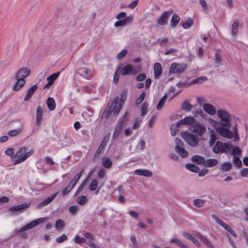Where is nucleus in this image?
<instances>
[{"label": "nucleus", "mask_w": 248, "mask_h": 248, "mask_svg": "<svg viewBox=\"0 0 248 248\" xmlns=\"http://www.w3.org/2000/svg\"><path fill=\"white\" fill-rule=\"evenodd\" d=\"M217 115L221 121L218 122L214 119H209L208 121L210 124L221 136L227 139L232 138L233 133L229 129L232 120L231 114L227 110L220 108L217 110Z\"/></svg>", "instance_id": "obj_1"}, {"label": "nucleus", "mask_w": 248, "mask_h": 248, "mask_svg": "<svg viewBox=\"0 0 248 248\" xmlns=\"http://www.w3.org/2000/svg\"><path fill=\"white\" fill-rule=\"evenodd\" d=\"M32 151L29 150L25 147L20 148L16 152L15 155L12 157L14 165L18 164L26 160L32 154Z\"/></svg>", "instance_id": "obj_2"}, {"label": "nucleus", "mask_w": 248, "mask_h": 248, "mask_svg": "<svg viewBox=\"0 0 248 248\" xmlns=\"http://www.w3.org/2000/svg\"><path fill=\"white\" fill-rule=\"evenodd\" d=\"M232 147L228 143H222L217 141L213 148V152L215 154L219 153H227L232 151Z\"/></svg>", "instance_id": "obj_3"}, {"label": "nucleus", "mask_w": 248, "mask_h": 248, "mask_svg": "<svg viewBox=\"0 0 248 248\" xmlns=\"http://www.w3.org/2000/svg\"><path fill=\"white\" fill-rule=\"evenodd\" d=\"M187 67V64L186 63H173L170 66L169 73L181 74L186 70Z\"/></svg>", "instance_id": "obj_4"}, {"label": "nucleus", "mask_w": 248, "mask_h": 248, "mask_svg": "<svg viewBox=\"0 0 248 248\" xmlns=\"http://www.w3.org/2000/svg\"><path fill=\"white\" fill-rule=\"evenodd\" d=\"M175 151L176 152L183 158H186L188 156V152L185 149L184 144L183 141L179 139H176L175 141Z\"/></svg>", "instance_id": "obj_5"}, {"label": "nucleus", "mask_w": 248, "mask_h": 248, "mask_svg": "<svg viewBox=\"0 0 248 248\" xmlns=\"http://www.w3.org/2000/svg\"><path fill=\"white\" fill-rule=\"evenodd\" d=\"M123 104L119 102V97H116L112 102V104L109 108V111L113 113L114 116L117 115L120 112Z\"/></svg>", "instance_id": "obj_6"}, {"label": "nucleus", "mask_w": 248, "mask_h": 248, "mask_svg": "<svg viewBox=\"0 0 248 248\" xmlns=\"http://www.w3.org/2000/svg\"><path fill=\"white\" fill-rule=\"evenodd\" d=\"M183 137L186 142L190 146L196 147L198 146L199 140L193 134L187 133L184 134Z\"/></svg>", "instance_id": "obj_7"}, {"label": "nucleus", "mask_w": 248, "mask_h": 248, "mask_svg": "<svg viewBox=\"0 0 248 248\" xmlns=\"http://www.w3.org/2000/svg\"><path fill=\"white\" fill-rule=\"evenodd\" d=\"M212 217L213 219H214L217 223L219 225L223 227L225 229H226L233 237L236 238L237 237V234L235 232L232 230L231 227L224 222L221 219L217 217L215 215H212Z\"/></svg>", "instance_id": "obj_8"}, {"label": "nucleus", "mask_w": 248, "mask_h": 248, "mask_svg": "<svg viewBox=\"0 0 248 248\" xmlns=\"http://www.w3.org/2000/svg\"><path fill=\"white\" fill-rule=\"evenodd\" d=\"M206 131V127L201 123H196L193 127V132L202 137Z\"/></svg>", "instance_id": "obj_9"}, {"label": "nucleus", "mask_w": 248, "mask_h": 248, "mask_svg": "<svg viewBox=\"0 0 248 248\" xmlns=\"http://www.w3.org/2000/svg\"><path fill=\"white\" fill-rule=\"evenodd\" d=\"M31 70L30 68L25 67H22L19 69L16 74L15 77L16 78L25 79L31 74Z\"/></svg>", "instance_id": "obj_10"}, {"label": "nucleus", "mask_w": 248, "mask_h": 248, "mask_svg": "<svg viewBox=\"0 0 248 248\" xmlns=\"http://www.w3.org/2000/svg\"><path fill=\"white\" fill-rule=\"evenodd\" d=\"M44 111V108L41 106H39L37 107L36 109V125L37 126V128L39 127L42 123L43 114Z\"/></svg>", "instance_id": "obj_11"}, {"label": "nucleus", "mask_w": 248, "mask_h": 248, "mask_svg": "<svg viewBox=\"0 0 248 248\" xmlns=\"http://www.w3.org/2000/svg\"><path fill=\"white\" fill-rule=\"evenodd\" d=\"M30 206V203H23L20 205L14 206L9 208V210L12 213V215L22 212L24 209L27 208Z\"/></svg>", "instance_id": "obj_12"}, {"label": "nucleus", "mask_w": 248, "mask_h": 248, "mask_svg": "<svg viewBox=\"0 0 248 248\" xmlns=\"http://www.w3.org/2000/svg\"><path fill=\"white\" fill-rule=\"evenodd\" d=\"M138 71L134 69L131 64H127L124 66L121 70V74L123 76L126 75H136Z\"/></svg>", "instance_id": "obj_13"}, {"label": "nucleus", "mask_w": 248, "mask_h": 248, "mask_svg": "<svg viewBox=\"0 0 248 248\" xmlns=\"http://www.w3.org/2000/svg\"><path fill=\"white\" fill-rule=\"evenodd\" d=\"M123 122L122 120H119L116 125L114 132L112 134V138L116 139L120 136L123 128Z\"/></svg>", "instance_id": "obj_14"}, {"label": "nucleus", "mask_w": 248, "mask_h": 248, "mask_svg": "<svg viewBox=\"0 0 248 248\" xmlns=\"http://www.w3.org/2000/svg\"><path fill=\"white\" fill-rule=\"evenodd\" d=\"M204 111L210 115H214L217 113L215 107L210 103H205L203 105Z\"/></svg>", "instance_id": "obj_15"}, {"label": "nucleus", "mask_w": 248, "mask_h": 248, "mask_svg": "<svg viewBox=\"0 0 248 248\" xmlns=\"http://www.w3.org/2000/svg\"><path fill=\"white\" fill-rule=\"evenodd\" d=\"M195 122V119L193 117L190 116L186 117L184 119L180 120L178 122L180 126L183 125L190 126L194 124Z\"/></svg>", "instance_id": "obj_16"}, {"label": "nucleus", "mask_w": 248, "mask_h": 248, "mask_svg": "<svg viewBox=\"0 0 248 248\" xmlns=\"http://www.w3.org/2000/svg\"><path fill=\"white\" fill-rule=\"evenodd\" d=\"M134 173L136 175L143 176L146 177H151L153 172L146 169H137L134 170Z\"/></svg>", "instance_id": "obj_17"}, {"label": "nucleus", "mask_w": 248, "mask_h": 248, "mask_svg": "<svg viewBox=\"0 0 248 248\" xmlns=\"http://www.w3.org/2000/svg\"><path fill=\"white\" fill-rule=\"evenodd\" d=\"M170 13L169 12H164L159 18L157 19V24L159 25H165L168 20V18L169 16Z\"/></svg>", "instance_id": "obj_18"}, {"label": "nucleus", "mask_w": 248, "mask_h": 248, "mask_svg": "<svg viewBox=\"0 0 248 248\" xmlns=\"http://www.w3.org/2000/svg\"><path fill=\"white\" fill-rule=\"evenodd\" d=\"M57 194L58 192H56L51 196L48 197L41 202L37 206L38 208H41L50 203L52 200L56 197Z\"/></svg>", "instance_id": "obj_19"}, {"label": "nucleus", "mask_w": 248, "mask_h": 248, "mask_svg": "<svg viewBox=\"0 0 248 248\" xmlns=\"http://www.w3.org/2000/svg\"><path fill=\"white\" fill-rule=\"evenodd\" d=\"M37 88L38 86L36 84L31 86L28 90L27 94L24 98V100L25 101L29 100L35 91L37 89Z\"/></svg>", "instance_id": "obj_20"}, {"label": "nucleus", "mask_w": 248, "mask_h": 248, "mask_svg": "<svg viewBox=\"0 0 248 248\" xmlns=\"http://www.w3.org/2000/svg\"><path fill=\"white\" fill-rule=\"evenodd\" d=\"M108 141V139H107L106 138H104L102 140L100 146L96 150L94 156L96 157H98L100 155V153L104 149L105 147L107 146V142Z\"/></svg>", "instance_id": "obj_21"}, {"label": "nucleus", "mask_w": 248, "mask_h": 248, "mask_svg": "<svg viewBox=\"0 0 248 248\" xmlns=\"http://www.w3.org/2000/svg\"><path fill=\"white\" fill-rule=\"evenodd\" d=\"M16 82L13 87V90L17 91L20 90L25 84V79H21L20 78H16Z\"/></svg>", "instance_id": "obj_22"}, {"label": "nucleus", "mask_w": 248, "mask_h": 248, "mask_svg": "<svg viewBox=\"0 0 248 248\" xmlns=\"http://www.w3.org/2000/svg\"><path fill=\"white\" fill-rule=\"evenodd\" d=\"M161 73V65L158 62H156L154 65V76L155 78H158Z\"/></svg>", "instance_id": "obj_23"}, {"label": "nucleus", "mask_w": 248, "mask_h": 248, "mask_svg": "<svg viewBox=\"0 0 248 248\" xmlns=\"http://www.w3.org/2000/svg\"><path fill=\"white\" fill-rule=\"evenodd\" d=\"M80 74L86 78H89L93 75V72L86 68H81L79 70Z\"/></svg>", "instance_id": "obj_24"}, {"label": "nucleus", "mask_w": 248, "mask_h": 248, "mask_svg": "<svg viewBox=\"0 0 248 248\" xmlns=\"http://www.w3.org/2000/svg\"><path fill=\"white\" fill-rule=\"evenodd\" d=\"M46 104L50 111H53L56 108L55 100L52 97H48L46 101Z\"/></svg>", "instance_id": "obj_25"}, {"label": "nucleus", "mask_w": 248, "mask_h": 248, "mask_svg": "<svg viewBox=\"0 0 248 248\" xmlns=\"http://www.w3.org/2000/svg\"><path fill=\"white\" fill-rule=\"evenodd\" d=\"M239 22L238 20L234 21L231 28V34L233 36H235L238 33V27Z\"/></svg>", "instance_id": "obj_26"}, {"label": "nucleus", "mask_w": 248, "mask_h": 248, "mask_svg": "<svg viewBox=\"0 0 248 248\" xmlns=\"http://www.w3.org/2000/svg\"><path fill=\"white\" fill-rule=\"evenodd\" d=\"M195 235L198 238H199L209 248H214L212 244L209 242L206 238L203 237L201 233L196 232Z\"/></svg>", "instance_id": "obj_27"}, {"label": "nucleus", "mask_w": 248, "mask_h": 248, "mask_svg": "<svg viewBox=\"0 0 248 248\" xmlns=\"http://www.w3.org/2000/svg\"><path fill=\"white\" fill-rule=\"evenodd\" d=\"M218 161L215 158H211L205 161V165L208 167L212 168L216 166L218 164Z\"/></svg>", "instance_id": "obj_28"}, {"label": "nucleus", "mask_w": 248, "mask_h": 248, "mask_svg": "<svg viewBox=\"0 0 248 248\" xmlns=\"http://www.w3.org/2000/svg\"><path fill=\"white\" fill-rule=\"evenodd\" d=\"M180 20V17L176 14H174L171 17L170 21V24L171 27L173 28L175 27L179 22Z\"/></svg>", "instance_id": "obj_29"}, {"label": "nucleus", "mask_w": 248, "mask_h": 248, "mask_svg": "<svg viewBox=\"0 0 248 248\" xmlns=\"http://www.w3.org/2000/svg\"><path fill=\"white\" fill-rule=\"evenodd\" d=\"M192 160L193 162L198 164H205V160L203 157L200 155H195L192 157Z\"/></svg>", "instance_id": "obj_30"}, {"label": "nucleus", "mask_w": 248, "mask_h": 248, "mask_svg": "<svg viewBox=\"0 0 248 248\" xmlns=\"http://www.w3.org/2000/svg\"><path fill=\"white\" fill-rule=\"evenodd\" d=\"M102 163L103 167L106 169H110L112 166L111 161L107 157H104L102 159Z\"/></svg>", "instance_id": "obj_31"}, {"label": "nucleus", "mask_w": 248, "mask_h": 248, "mask_svg": "<svg viewBox=\"0 0 248 248\" xmlns=\"http://www.w3.org/2000/svg\"><path fill=\"white\" fill-rule=\"evenodd\" d=\"M35 226H36L35 225V223H34L33 221H32L27 224L26 225H25L24 226L22 227L20 229H19V230H17L16 231L19 232H22L25 231L27 230L31 229Z\"/></svg>", "instance_id": "obj_32"}, {"label": "nucleus", "mask_w": 248, "mask_h": 248, "mask_svg": "<svg viewBox=\"0 0 248 248\" xmlns=\"http://www.w3.org/2000/svg\"><path fill=\"white\" fill-rule=\"evenodd\" d=\"M184 236L188 239H190L191 241L196 246L200 247V243L199 242V241L194 237H193L191 234L189 233H184Z\"/></svg>", "instance_id": "obj_33"}, {"label": "nucleus", "mask_w": 248, "mask_h": 248, "mask_svg": "<svg viewBox=\"0 0 248 248\" xmlns=\"http://www.w3.org/2000/svg\"><path fill=\"white\" fill-rule=\"evenodd\" d=\"M180 125L178 124V122L175 124H172L170 126L171 134L172 136H175L179 129Z\"/></svg>", "instance_id": "obj_34"}, {"label": "nucleus", "mask_w": 248, "mask_h": 248, "mask_svg": "<svg viewBox=\"0 0 248 248\" xmlns=\"http://www.w3.org/2000/svg\"><path fill=\"white\" fill-rule=\"evenodd\" d=\"M192 107V105L186 100L184 101L181 105V109L186 111H190Z\"/></svg>", "instance_id": "obj_35"}, {"label": "nucleus", "mask_w": 248, "mask_h": 248, "mask_svg": "<svg viewBox=\"0 0 248 248\" xmlns=\"http://www.w3.org/2000/svg\"><path fill=\"white\" fill-rule=\"evenodd\" d=\"M217 140V137L215 132L213 130H211L210 132V138L209 140V143L210 146H213Z\"/></svg>", "instance_id": "obj_36"}, {"label": "nucleus", "mask_w": 248, "mask_h": 248, "mask_svg": "<svg viewBox=\"0 0 248 248\" xmlns=\"http://www.w3.org/2000/svg\"><path fill=\"white\" fill-rule=\"evenodd\" d=\"M186 168L194 172H198L199 171V167L193 164H187L186 165Z\"/></svg>", "instance_id": "obj_37"}, {"label": "nucleus", "mask_w": 248, "mask_h": 248, "mask_svg": "<svg viewBox=\"0 0 248 248\" xmlns=\"http://www.w3.org/2000/svg\"><path fill=\"white\" fill-rule=\"evenodd\" d=\"M167 98V94H165L160 100L159 102H158L157 106H156V109L157 110H160L162 109L163 106H164V104L165 102V101L166 100Z\"/></svg>", "instance_id": "obj_38"}, {"label": "nucleus", "mask_w": 248, "mask_h": 248, "mask_svg": "<svg viewBox=\"0 0 248 248\" xmlns=\"http://www.w3.org/2000/svg\"><path fill=\"white\" fill-rule=\"evenodd\" d=\"M88 183V180L86 179L83 181V182L81 183V184L79 186L78 189L75 192V196H77L79 194V193L83 190L84 187L86 186Z\"/></svg>", "instance_id": "obj_39"}, {"label": "nucleus", "mask_w": 248, "mask_h": 248, "mask_svg": "<svg viewBox=\"0 0 248 248\" xmlns=\"http://www.w3.org/2000/svg\"><path fill=\"white\" fill-rule=\"evenodd\" d=\"M88 201V198L86 196H79L77 199V202L80 205H84Z\"/></svg>", "instance_id": "obj_40"}, {"label": "nucleus", "mask_w": 248, "mask_h": 248, "mask_svg": "<svg viewBox=\"0 0 248 248\" xmlns=\"http://www.w3.org/2000/svg\"><path fill=\"white\" fill-rule=\"evenodd\" d=\"M232 168V164L230 162H225L222 164L221 169L224 171H229Z\"/></svg>", "instance_id": "obj_41"}, {"label": "nucleus", "mask_w": 248, "mask_h": 248, "mask_svg": "<svg viewBox=\"0 0 248 248\" xmlns=\"http://www.w3.org/2000/svg\"><path fill=\"white\" fill-rule=\"evenodd\" d=\"M60 72H57L54 73L47 78V80L50 82V83L53 84L54 80H55L58 77Z\"/></svg>", "instance_id": "obj_42"}, {"label": "nucleus", "mask_w": 248, "mask_h": 248, "mask_svg": "<svg viewBox=\"0 0 248 248\" xmlns=\"http://www.w3.org/2000/svg\"><path fill=\"white\" fill-rule=\"evenodd\" d=\"M193 25V21L190 17L188 18L187 20L182 24V27L185 29H189Z\"/></svg>", "instance_id": "obj_43"}, {"label": "nucleus", "mask_w": 248, "mask_h": 248, "mask_svg": "<svg viewBox=\"0 0 248 248\" xmlns=\"http://www.w3.org/2000/svg\"><path fill=\"white\" fill-rule=\"evenodd\" d=\"M232 154L233 155V157H239L241 155V150L238 147H232Z\"/></svg>", "instance_id": "obj_44"}, {"label": "nucleus", "mask_w": 248, "mask_h": 248, "mask_svg": "<svg viewBox=\"0 0 248 248\" xmlns=\"http://www.w3.org/2000/svg\"><path fill=\"white\" fill-rule=\"evenodd\" d=\"M194 204L197 207H201L204 204L205 200L201 199H196L193 201Z\"/></svg>", "instance_id": "obj_45"}, {"label": "nucleus", "mask_w": 248, "mask_h": 248, "mask_svg": "<svg viewBox=\"0 0 248 248\" xmlns=\"http://www.w3.org/2000/svg\"><path fill=\"white\" fill-rule=\"evenodd\" d=\"M200 3L204 12H208L209 11V7L205 0H200Z\"/></svg>", "instance_id": "obj_46"}, {"label": "nucleus", "mask_w": 248, "mask_h": 248, "mask_svg": "<svg viewBox=\"0 0 248 248\" xmlns=\"http://www.w3.org/2000/svg\"><path fill=\"white\" fill-rule=\"evenodd\" d=\"M21 131H22V129L19 128L18 129H15V130L10 131L9 132H8V135L10 136H12V137L16 136L19 135L21 132Z\"/></svg>", "instance_id": "obj_47"}, {"label": "nucleus", "mask_w": 248, "mask_h": 248, "mask_svg": "<svg viewBox=\"0 0 248 248\" xmlns=\"http://www.w3.org/2000/svg\"><path fill=\"white\" fill-rule=\"evenodd\" d=\"M221 64V58L219 55L216 53L215 55V64L216 67H218Z\"/></svg>", "instance_id": "obj_48"}, {"label": "nucleus", "mask_w": 248, "mask_h": 248, "mask_svg": "<svg viewBox=\"0 0 248 248\" xmlns=\"http://www.w3.org/2000/svg\"><path fill=\"white\" fill-rule=\"evenodd\" d=\"M65 223L64 221L61 219H58L56 221L55 227L57 229H61L64 227Z\"/></svg>", "instance_id": "obj_49"}, {"label": "nucleus", "mask_w": 248, "mask_h": 248, "mask_svg": "<svg viewBox=\"0 0 248 248\" xmlns=\"http://www.w3.org/2000/svg\"><path fill=\"white\" fill-rule=\"evenodd\" d=\"M127 94V91L126 90H124L121 94V98H119V102L124 104L125 101Z\"/></svg>", "instance_id": "obj_50"}, {"label": "nucleus", "mask_w": 248, "mask_h": 248, "mask_svg": "<svg viewBox=\"0 0 248 248\" xmlns=\"http://www.w3.org/2000/svg\"><path fill=\"white\" fill-rule=\"evenodd\" d=\"M98 184L97 180H93L89 186V188L91 191H94L96 189Z\"/></svg>", "instance_id": "obj_51"}, {"label": "nucleus", "mask_w": 248, "mask_h": 248, "mask_svg": "<svg viewBox=\"0 0 248 248\" xmlns=\"http://www.w3.org/2000/svg\"><path fill=\"white\" fill-rule=\"evenodd\" d=\"M74 187L72 185L70 184V183L66 186V187L62 190V194L63 195L67 194Z\"/></svg>", "instance_id": "obj_52"}, {"label": "nucleus", "mask_w": 248, "mask_h": 248, "mask_svg": "<svg viewBox=\"0 0 248 248\" xmlns=\"http://www.w3.org/2000/svg\"><path fill=\"white\" fill-rule=\"evenodd\" d=\"M127 53V50L126 49H123L120 52L118 53L116 56V58L119 60H121L124 58L126 55Z\"/></svg>", "instance_id": "obj_53"}, {"label": "nucleus", "mask_w": 248, "mask_h": 248, "mask_svg": "<svg viewBox=\"0 0 248 248\" xmlns=\"http://www.w3.org/2000/svg\"><path fill=\"white\" fill-rule=\"evenodd\" d=\"M170 242L171 243H174L177 246L180 247L181 248H182L185 244L180 240L178 239L172 238L170 240Z\"/></svg>", "instance_id": "obj_54"}, {"label": "nucleus", "mask_w": 248, "mask_h": 248, "mask_svg": "<svg viewBox=\"0 0 248 248\" xmlns=\"http://www.w3.org/2000/svg\"><path fill=\"white\" fill-rule=\"evenodd\" d=\"M145 145V141L144 140H140L137 145V148L141 151H142L144 149Z\"/></svg>", "instance_id": "obj_55"}, {"label": "nucleus", "mask_w": 248, "mask_h": 248, "mask_svg": "<svg viewBox=\"0 0 248 248\" xmlns=\"http://www.w3.org/2000/svg\"><path fill=\"white\" fill-rule=\"evenodd\" d=\"M47 220V217H42L38 218L36 220H33L34 223H35V226H37L40 224L43 223Z\"/></svg>", "instance_id": "obj_56"}, {"label": "nucleus", "mask_w": 248, "mask_h": 248, "mask_svg": "<svg viewBox=\"0 0 248 248\" xmlns=\"http://www.w3.org/2000/svg\"><path fill=\"white\" fill-rule=\"evenodd\" d=\"M145 97V93H142L139 97L136 99L135 103L137 105L140 104L144 99Z\"/></svg>", "instance_id": "obj_57"}, {"label": "nucleus", "mask_w": 248, "mask_h": 248, "mask_svg": "<svg viewBox=\"0 0 248 248\" xmlns=\"http://www.w3.org/2000/svg\"><path fill=\"white\" fill-rule=\"evenodd\" d=\"M14 149L12 148H8L5 151V153L6 155L10 156L11 160H12V157L15 155L14 153Z\"/></svg>", "instance_id": "obj_58"}, {"label": "nucleus", "mask_w": 248, "mask_h": 248, "mask_svg": "<svg viewBox=\"0 0 248 248\" xmlns=\"http://www.w3.org/2000/svg\"><path fill=\"white\" fill-rule=\"evenodd\" d=\"M74 241L78 244H80L85 242L86 239L84 237H80L78 235H77L75 237Z\"/></svg>", "instance_id": "obj_59"}, {"label": "nucleus", "mask_w": 248, "mask_h": 248, "mask_svg": "<svg viewBox=\"0 0 248 248\" xmlns=\"http://www.w3.org/2000/svg\"><path fill=\"white\" fill-rule=\"evenodd\" d=\"M67 239V237L65 234H63L62 235L58 237L56 239V241L58 243H62Z\"/></svg>", "instance_id": "obj_60"}, {"label": "nucleus", "mask_w": 248, "mask_h": 248, "mask_svg": "<svg viewBox=\"0 0 248 248\" xmlns=\"http://www.w3.org/2000/svg\"><path fill=\"white\" fill-rule=\"evenodd\" d=\"M112 114L113 115V113L110 112L109 109L108 110H105L103 113L102 114L101 118L102 119L105 118L106 119H108L109 118V116H110Z\"/></svg>", "instance_id": "obj_61"}, {"label": "nucleus", "mask_w": 248, "mask_h": 248, "mask_svg": "<svg viewBox=\"0 0 248 248\" xmlns=\"http://www.w3.org/2000/svg\"><path fill=\"white\" fill-rule=\"evenodd\" d=\"M148 111V105L144 103L142 105L141 111V116H144L146 114Z\"/></svg>", "instance_id": "obj_62"}, {"label": "nucleus", "mask_w": 248, "mask_h": 248, "mask_svg": "<svg viewBox=\"0 0 248 248\" xmlns=\"http://www.w3.org/2000/svg\"><path fill=\"white\" fill-rule=\"evenodd\" d=\"M78 207L76 205L71 206L69 207V212L72 214H76L77 211L78 210Z\"/></svg>", "instance_id": "obj_63"}, {"label": "nucleus", "mask_w": 248, "mask_h": 248, "mask_svg": "<svg viewBox=\"0 0 248 248\" xmlns=\"http://www.w3.org/2000/svg\"><path fill=\"white\" fill-rule=\"evenodd\" d=\"M197 103L198 104L202 105V104L206 103V100L203 97H198L196 98Z\"/></svg>", "instance_id": "obj_64"}]
</instances>
